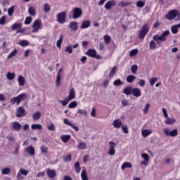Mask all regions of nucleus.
Listing matches in <instances>:
<instances>
[{
	"mask_svg": "<svg viewBox=\"0 0 180 180\" xmlns=\"http://www.w3.org/2000/svg\"><path fill=\"white\" fill-rule=\"evenodd\" d=\"M75 168L77 174H79V172H81V167L79 166V162H76L75 163Z\"/></svg>",
	"mask_w": 180,
	"mask_h": 180,
	"instance_id": "42",
	"label": "nucleus"
},
{
	"mask_svg": "<svg viewBox=\"0 0 180 180\" xmlns=\"http://www.w3.org/2000/svg\"><path fill=\"white\" fill-rule=\"evenodd\" d=\"M103 39L105 44H109L112 40V38L110 37V36H108V35H105L103 37Z\"/></svg>",
	"mask_w": 180,
	"mask_h": 180,
	"instance_id": "45",
	"label": "nucleus"
},
{
	"mask_svg": "<svg viewBox=\"0 0 180 180\" xmlns=\"http://www.w3.org/2000/svg\"><path fill=\"white\" fill-rule=\"evenodd\" d=\"M18 81L20 86H25V84H26V79H25L23 76L20 75L18 76Z\"/></svg>",
	"mask_w": 180,
	"mask_h": 180,
	"instance_id": "20",
	"label": "nucleus"
},
{
	"mask_svg": "<svg viewBox=\"0 0 180 180\" xmlns=\"http://www.w3.org/2000/svg\"><path fill=\"white\" fill-rule=\"evenodd\" d=\"M171 30H172V33H173V34H176V33H178V32H179V29L178 28L177 25H173L171 27Z\"/></svg>",
	"mask_w": 180,
	"mask_h": 180,
	"instance_id": "43",
	"label": "nucleus"
},
{
	"mask_svg": "<svg viewBox=\"0 0 180 180\" xmlns=\"http://www.w3.org/2000/svg\"><path fill=\"white\" fill-rule=\"evenodd\" d=\"M141 157L144 158L145 161H149L150 160V156L147 153H143L141 155Z\"/></svg>",
	"mask_w": 180,
	"mask_h": 180,
	"instance_id": "62",
	"label": "nucleus"
},
{
	"mask_svg": "<svg viewBox=\"0 0 180 180\" xmlns=\"http://www.w3.org/2000/svg\"><path fill=\"white\" fill-rule=\"evenodd\" d=\"M82 16V9L77 7L72 10V18L73 19H78Z\"/></svg>",
	"mask_w": 180,
	"mask_h": 180,
	"instance_id": "6",
	"label": "nucleus"
},
{
	"mask_svg": "<svg viewBox=\"0 0 180 180\" xmlns=\"http://www.w3.org/2000/svg\"><path fill=\"white\" fill-rule=\"evenodd\" d=\"M72 155L70 153L68 154L65 158H64V161L65 162H70V161H71L72 160Z\"/></svg>",
	"mask_w": 180,
	"mask_h": 180,
	"instance_id": "53",
	"label": "nucleus"
},
{
	"mask_svg": "<svg viewBox=\"0 0 180 180\" xmlns=\"http://www.w3.org/2000/svg\"><path fill=\"white\" fill-rule=\"evenodd\" d=\"M146 5V3L142 1H138L136 2V6L138 8H143V6Z\"/></svg>",
	"mask_w": 180,
	"mask_h": 180,
	"instance_id": "54",
	"label": "nucleus"
},
{
	"mask_svg": "<svg viewBox=\"0 0 180 180\" xmlns=\"http://www.w3.org/2000/svg\"><path fill=\"white\" fill-rule=\"evenodd\" d=\"M110 149L108 150L109 155H115V153H116V150H115V148L116 147V143L113 141H110Z\"/></svg>",
	"mask_w": 180,
	"mask_h": 180,
	"instance_id": "11",
	"label": "nucleus"
},
{
	"mask_svg": "<svg viewBox=\"0 0 180 180\" xmlns=\"http://www.w3.org/2000/svg\"><path fill=\"white\" fill-rule=\"evenodd\" d=\"M67 98L70 101H72V99H75V89H74V88H72L70 90L69 95L67 97Z\"/></svg>",
	"mask_w": 180,
	"mask_h": 180,
	"instance_id": "19",
	"label": "nucleus"
},
{
	"mask_svg": "<svg viewBox=\"0 0 180 180\" xmlns=\"http://www.w3.org/2000/svg\"><path fill=\"white\" fill-rule=\"evenodd\" d=\"M150 27H148V24L143 25L139 31V38L141 40H143V39H144V37H146V36L147 35V33H148Z\"/></svg>",
	"mask_w": 180,
	"mask_h": 180,
	"instance_id": "4",
	"label": "nucleus"
},
{
	"mask_svg": "<svg viewBox=\"0 0 180 180\" xmlns=\"http://www.w3.org/2000/svg\"><path fill=\"white\" fill-rule=\"evenodd\" d=\"M133 91V87L131 86H127L123 90V94L125 95H131Z\"/></svg>",
	"mask_w": 180,
	"mask_h": 180,
	"instance_id": "24",
	"label": "nucleus"
},
{
	"mask_svg": "<svg viewBox=\"0 0 180 180\" xmlns=\"http://www.w3.org/2000/svg\"><path fill=\"white\" fill-rule=\"evenodd\" d=\"M18 54V49H14L7 57V58H12V57H15Z\"/></svg>",
	"mask_w": 180,
	"mask_h": 180,
	"instance_id": "47",
	"label": "nucleus"
},
{
	"mask_svg": "<svg viewBox=\"0 0 180 180\" xmlns=\"http://www.w3.org/2000/svg\"><path fill=\"white\" fill-rule=\"evenodd\" d=\"M91 116H92V117H96V108H93L91 109Z\"/></svg>",
	"mask_w": 180,
	"mask_h": 180,
	"instance_id": "60",
	"label": "nucleus"
},
{
	"mask_svg": "<svg viewBox=\"0 0 180 180\" xmlns=\"http://www.w3.org/2000/svg\"><path fill=\"white\" fill-rule=\"evenodd\" d=\"M40 150L43 154H47L49 153V148L44 145L41 146Z\"/></svg>",
	"mask_w": 180,
	"mask_h": 180,
	"instance_id": "40",
	"label": "nucleus"
},
{
	"mask_svg": "<svg viewBox=\"0 0 180 180\" xmlns=\"http://www.w3.org/2000/svg\"><path fill=\"white\" fill-rule=\"evenodd\" d=\"M91 26V22L89 20H84L82 22L80 26L81 29H88Z\"/></svg>",
	"mask_w": 180,
	"mask_h": 180,
	"instance_id": "22",
	"label": "nucleus"
},
{
	"mask_svg": "<svg viewBox=\"0 0 180 180\" xmlns=\"http://www.w3.org/2000/svg\"><path fill=\"white\" fill-rule=\"evenodd\" d=\"M158 81V78L157 77H153L152 79H150V85L153 86L155 82Z\"/></svg>",
	"mask_w": 180,
	"mask_h": 180,
	"instance_id": "56",
	"label": "nucleus"
},
{
	"mask_svg": "<svg viewBox=\"0 0 180 180\" xmlns=\"http://www.w3.org/2000/svg\"><path fill=\"white\" fill-rule=\"evenodd\" d=\"M20 46H22V47H26V46H29V41L27 40H22L19 42Z\"/></svg>",
	"mask_w": 180,
	"mask_h": 180,
	"instance_id": "52",
	"label": "nucleus"
},
{
	"mask_svg": "<svg viewBox=\"0 0 180 180\" xmlns=\"http://www.w3.org/2000/svg\"><path fill=\"white\" fill-rule=\"evenodd\" d=\"M2 175H9L11 174V168L6 167L1 170Z\"/></svg>",
	"mask_w": 180,
	"mask_h": 180,
	"instance_id": "36",
	"label": "nucleus"
},
{
	"mask_svg": "<svg viewBox=\"0 0 180 180\" xmlns=\"http://www.w3.org/2000/svg\"><path fill=\"white\" fill-rule=\"evenodd\" d=\"M47 129L51 131H56V127L54 126V124H51L50 126L47 127Z\"/></svg>",
	"mask_w": 180,
	"mask_h": 180,
	"instance_id": "63",
	"label": "nucleus"
},
{
	"mask_svg": "<svg viewBox=\"0 0 180 180\" xmlns=\"http://www.w3.org/2000/svg\"><path fill=\"white\" fill-rule=\"evenodd\" d=\"M78 150H86V143L82 142L77 146Z\"/></svg>",
	"mask_w": 180,
	"mask_h": 180,
	"instance_id": "33",
	"label": "nucleus"
},
{
	"mask_svg": "<svg viewBox=\"0 0 180 180\" xmlns=\"http://www.w3.org/2000/svg\"><path fill=\"white\" fill-rule=\"evenodd\" d=\"M27 98V94H21L17 97H13L11 98L10 102L11 105H15V103H17V105H20V102L22 101H25Z\"/></svg>",
	"mask_w": 180,
	"mask_h": 180,
	"instance_id": "3",
	"label": "nucleus"
},
{
	"mask_svg": "<svg viewBox=\"0 0 180 180\" xmlns=\"http://www.w3.org/2000/svg\"><path fill=\"white\" fill-rule=\"evenodd\" d=\"M70 139H71V135H62L60 136V140H62L64 143H68Z\"/></svg>",
	"mask_w": 180,
	"mask_h": 180,
	"instance_id": "31",
	"label": "nucleus"
},
{
	"mask_svg": "<svg viewBox=\"0 0 180 180\" xmlns=\"http://www.w3.org/2000/svg\"><path fill=\"white\" fill-rule=\"evenodd\" d=\"M163 131L167 136L176 137V136H178V129H174L172 131H169L168 129H165Z\"/></svg>",
	"mask_w": 180,
	"mask_h": 180,
	"instance_id": "7",
	"label": "nucleus"
},
{
	"mask_svg": "<svg viewBox=\"0 0 180 180\" xmlns=\"http://www.w3.org/2000/svg\"><path fill=\"white\" fill-rule=\"evenodd\" d=\"M63 123L65 124H67L68 126H72V123H71L69 120H68V119H67V118H65L64 120H63Z\"/></svg>",
	"mask_w": 180,
	"mask_h": 180,
	"instance_id": "64",
	"label": "nucleus"
},
{
	"mask_svg": "<svg viewBox=\"0 0 180 180\" xmlns=\"http://www.w3.org/2000/svg\"><path fill=\"white\" fill-rule=\"evenodd\" d=\"M32 20H33L32 17H27L24 23L25 25H30V23H32Z\"/></svg>",
	"mask_w": 180,
	"mask_h": 180,
	"instance_id": "58",
	"label": "nucleus"
},
{
	"mask_svg": "<svg viewBox=\"0 0 180 180\" xmlns=\"http://www.w3.org/2000/svg\"><path fill=\"white\" fill-rule=\"evenodd\" d=\"M149 110H150V103H146L143 110V112L145 115H146V113H148Z\"/></svg>",
	"mask_w": 180,
	"mask_h": 180,
	"instance_id": "49",
	"label": "nucleus"
},
{
	"mask_svg": "<svg viewBox=\"0 0 180 180\" xmlns=\"http://www.w3.org/2000/svg\"><path fill=\"white\" fill-rule=\"evenodd\" d=\"M151 133H153V130L151 129H143L141 131V134L144 138L148 137V136H150Z\"/></svg>",
	"mask_w": 180,
	"mask_h": 180,
	"instance_id": "23",
	"label": "nucleus"
},
{
	"mask_svg": "<svg viewBox=\"0 0 180 180\" xmlns=\"http://www.w3.org/2000/svg\"><path fill=\"white\" fill-rule=\"evenodd\" d=\"M11 127L15 131H19L22 129V124L18 122H14L12 123Z\"/></svg>",
	"mask_w": 180,
	"mask_h": 180,
	"instance_id": "16",
	"label": "nucleus"
},
{
	"mask_svg": "<svg viewBox=\"0 0 180 180\" xmlns=\"http://www.w3.org/2000/svg\"><path fill=\"white\" fill-rule=\"evenodd\" d=\"M169 36V31L166 30L163 32L160 35L156 34L153 36L152 41L150 42V50H155L157 49V44L161 46L162 42L167 41V37Z\"/></svg>",
	"mask_w": 180,
	"mask_h": 180,
	"instance_id": "1",
	"label": "nucleus"
},
{
	"mask_svg": "<svg viewBox=\"0 0 180 180\" xmlns=\"http://www.w3.org/2000/svg\"><path fill=\"white\" fill-rule=\"evenodd\" d=\"M115 5L116 1H115V0L109 1L105 4V8L107 11H110V9H112V8H113V6H115Z\"/></svg>",
	"mask_w": 180,
	"mask_h": 180,
	"instance_id": "15",
	"label": "nucleus"
},
{
	"mask_svg": "<svg viewBox=\"0 0 180 180\" xmlns=\"http://www.w3.org/2000/svg\"><path fill=\"white\" fill-rule=\"evenodd\" d=\"M129 5H131V2L121 1L119 3L120 8H126V6H129Z\"/></svg>",
	"mask_w": 180,
	"mask_h": 180,
	"instance_id": "37",
	"label": "nucleus"
},
{
	"mask_svg": "<svg viewBox=\"0 0 180 180\" xmlns=\"http://www.w3.org/2000/svg\"><path fill=\"white\" fill-rule=\"evenodd\" d=\"M116 71H117V66H114L110 72V77H113L116 74Z\"/></svg>",
	"mask_w": 180,
	"mask_h": 180,
	"instance_id": "48",
	"label": "nucleus"
},
{
	"mask_svg": "<svg viewBox=\"0 0 180 180\" xmlns=\"http://www.w3.org/2000/svg\"><path fill=\"white\" fill-rule=\"evenodd\" d=\"M131 167H133V165H131L130 162H124L122 164L121 169H122V171H124V169H126V168H131Z\"/></svg>",
	"mask_w": 180,
	"mask_h": 180,
	"instance_id": "32",
	"label": "nucleus"
},
{
	"mask_svg": "<svg viewBox=\"0 0 180 180\" xmlns=\"http://www.w3.org/2000/svg\"><path fill=\"white\" fill-rule=\"evenodd\" d=\"M28 13L31 16H35L36 15V9L33 6H30L28 8Z\"/></svg>",
	"mask_w": 180,
	"mask_h": 180,
	"instance_id": "30",
	"label": "nucleus"
},
{
	"mask_svg": "<svg viewBox=\"0 0 180 180\" xmlns=\"http://www.w3.org/2000/svg\"><path fill=\"white\" fill-rule=\"evenodd\" d=\"M77 106H78V103H77V101H72L68 105L70 109H74V108H77Z\"/></svg>",
	"mask_w": 180,
	"mask_h": 180,
	"instance_id": "46",
	"label": "nucleus"
},
{
	"mask_svg": "<svg viewBox=\"0 0 180 180\" xmlns=\"http://www.w3.org/2000/svg\"><path fill=\"white\" fill-rule=\"evenodd\" d=\"M6 23V16L4 15L0 18V25H5Z\"/></svg>",
	"mask_w": 180,
	"mask_h": 180,
	"instance_id": "59",
	"label": "nucleus"
},
{
	"mask_svg": "<svg viewBox=\"0 0 180 180\" xmlns=\"http://www.w3.org/2000/svg\"><path fill=\"white\" fill-rule=\"evenodd\" d=\"M15 12V6H13L8 10V13L9 16H12L13 15V13Z\"/></svg>",
	"mask_w": 180,
	"mask_h": 180,
	"instance_id": "51",
	"label": "nucleus"
},
{
	"mask_svg": "<svg viewBox=\"0 0 180 180\" xmlns=\"http://www.w3.org/2000/svg\"><path fill=\"white\" fill-rule=\"evenodd\" d=\"M20 172L18 174L17 178L18 179L20 180V174L22 175H24L25 176H26V175H27V174H29V171L25 169H20Z\"/></svg>",
	"mask_w": 180,
	"mask_h": 180,
	"instance_id": "25",
	"label": "nucleus"
},
{
	"mask_svg": "<svg viewBox=\"0 0 180 180\" xmlns=\"http://www.w3.org/2000/svg\"><path fill=\"white\" fill-rule=\"evenodd\" d=\"M65 51H67V53H69V54H72V46H68L65 49Z\"/></svg>",
	"mask_w": 180,
	"mask_h": 180,
	"instance_id": "61",
	"label": "nucleus"
},
{
	"mask_svg": "<svg viewBox=\"0 0 180 180\" xmlns=\"http://www.w3.org/2000/svg\"><path fill=\"white\" fill-rule=\"evenodd\" d=\"M50 11H51V6H50V4H45L44 5V12L48 13L50 12Z\"/></svg>",
	"mask_w": 180,
	"mask_h": 180,
	"instance_id": "41",
	"label": "nucleus"
},
{
	"mask_svg": "<svg viewBox=\"0 0 180 180\" xmlns=\"http://www.w3.org/2000/svg\"><path fill=\"white\" fill-rule=\"evenodd\" d=\"M31 128L32 130H41V129H43V126L40 124H33L31 126Z\"/></svg>",
	"mask_w": 180,
	"mask_h": 180,
	"instance_id": "27",
	"label": "nucleus"
},
{
	"mask_svg": "<svg viewBox=\"0 0 180 180\" xmlns=\"http://www.w3.org/2000/svg\"><path fill=\"white\" fill-rule=\"evenodd\" d=\"M60 103H62L63 106H67L70 100L68 98H65L64 101H59Z\"/></svg>",
	"mask_w": 180,
	"mask_h": 180,
	"instance_id": "55",
	"label": "nucleus"
},
{
	"mask_svg": "<svg viewBox=\"0 0 180 180\" xmlns=\"http://www.w3.org/2000/svg\"><path fill=\"white\" fill-rule=\"evenodd\" d=\"M131 94L133 95V96H135V98H139L141 96V91L139 90V88H134L132 89Z\"/></svg>",
	"mask_w": 180,
	"mask_h": 180,
	"instance_id": "18",
	"label": "nucleus"
},
{
	"mask_svg": "<svg viewBox=\"0 0 180 180\" xmlns=\"http://www.w3.org/2000/svg\"><path fill=\"white\" fill-rule=\"evenodd\" d=\"M176 16H178V19H180V13L177 10L174 9L169 11L167 14L165 15V18L167 19V20H174Z\"/></svg>",
	"mask_w": 180,
	"mask_h": 180,
	"instance_id": "2",
	"label": "nucleus"
},
{
	"mask_svg": "<svg viewBox=\"0 0 180 180\" xmlns=\"http://www.w3.org/2000/svg\"><path fill=\"white\" fill-rule=\"evenodd\" d=\"M137 53H139V49H134V50H131L130 52H129V56L131 57H134V56H137Z\"/></svg>",
	"mask_w": 180,
	"mask_h": 180,
	"instance_id": "50",
	"label": "nucleus"
},
{
	"mask_svg": "<svg viewBox=\"0 0 180 180\" xmlns=\"http://www.w3.org/2000/svg\"><path fill=\"white\" fill-rule=\"evenodd\" d=\"M69 27L72 32H77V30H78V22L75 21L71 22Z\"/></svg>",
	"mask_w": 180,
	"mask_h": 180,
	"instance_id": "17",
	"label": "nucleus"
},
{
	"mask_svg": "<svg viewBox=\"0 0 180 180\" xmlns=\"http://www.w3.org/2000/svg\"><path fill=\"white\" fill-rule=\"evenodd\" d=\"M138 70H139V66L137 65H133L131 67V72L134 75L136 74Z\"/></svg>",
	"mask_w": 180,
	"mask_h": 180,
	"instance_id": "39",
	"label": "nucleus"
},
{
	"mask_svg": "<svg viewBox=\"0 0 180 180\" xmlns=\"http://www.w3.org/2000/svg\"><path fill=\"white\" fill-rule=\"evenodd\" d=\"M81 176L82 180H89L88 179V174H86V170L84 169L82 170L81 173Z\"/></svg>",
	"mask_w": 180,
	"mask_h": 180,
	"instance_id": "38",
	"label": "nucleus"
},
{
	"mask_svg": "<svg viewBox=\"0 0 180 180\" xmlns=\"http://www.w3.org/2000/svg\"><path fill=\"white\" fill-rule=\"evenodd\" d=\"M65 18H67V13H65V11L59 13L57 15V20L58 23L63 25V23L65 22Z\"/></svg>",
	"mask_w": 180,
	"mask_h": 180,
	"instance_id": "8",
	"label": "nucleus"
},
{
	"mask_svg": "<svg viewBox=\"0 0 180 180\" xmlns=\"http://www.w3.org/2000/svg\"><path fill=\"white\" fill-rule=\"evenodd\" d=\"M25 151L26 153H27V154H29V155H31L32 157H33V155L36 154V150L34 149L33 146H30L27 147L25 148Z\"/></svg>",
	"mask_w": 180,
	"mask_h": 180,
	"instance_id": "14",
	"label": "nucleus"
},
{
	"mask_svg": "<svg viewBox=\"0 0 180 180\" xmlns=\"http://www.w3.org/2000/svg\"><path fill=\"white\" fill-rule=\"evenodd\" d=\"M114 85L115 86H119V85H123V82L120 80V79H118L114 82Z\"/></svg>",
	"mask_w": 180,
	"mask_h": 180,
	"instance_id": "57",
	"label": "nucleus"
},
{
	"mask_svg": "<svg viewBox=\"0 0 180 180\" xmlns=\"http://www.w3.org/2000/svg\"><path fill=\"white\" fill-rule=\"evenodd\" d=\"M16 77V75L14 72H8L6 75L7 79H9V81H12L13 79H15V77Z\"/></svg>",
	"mask_w": 180,
	"mask_h": 180,
	"instance_id": "26",
	"label": "nucleus"
},
{
	"mask_svg": "<svg viewBox=\"0 0 180 180\" xmlns=\"http://www.w3.org/2000/svg\"><path fill=\"white\" fill-rule=\"evenodd\" d=\"M41 26V20H36L32 25V27L34 28V30H32V33H36L37 32H39V29H40Z\"/></svg>",
	"mask_w": 180,
	"mask_h": 180,
	"instance_id": "9",
	"label": "nucleus"
},
{
	"mask_svg": "<svg viewBox=\"0 0 180 180\" xmlns=\"http://www.w3.org/2000/svg\"><path fill=\"white\" fill-rule=\"evenodd\" d=\"M61 72H63V68L59 69L57 77H56V86H60L61 85V78L63 77V75H61Z\"/></svg>",
	"mask_w": 180,
	"mask_h": 180,
	"instance_id": "13",
	"label": "nucleus"
},
{
	"mask_svg": "<svg viewBox=\"0 0 180 180\" xmlns=\"http://www.w3.org/2000/svg\"><path fill=\"white\" fill-rule=\"evenodd\" d=\"M40 117H41V112H36L35 113H34L32 115V118L34 119V120H39V119H40Z\"/></svg>",
	"mask_w": 180,
	"mask_h": 180,
	"instance_id": "34",
	"label": "nucleus"
},
{
	"mask_svg": "<svg viewBox=\"0 0 180 180\" xmlns=\"http://www.w3.org/2000/svg\"><path fill=\"white\" fill-rule=\"evenodd\" d=\"M12 30H16L17 29H22V24L15 22L11 27Z\"/></svg>",
	"mask_w": 180,
	"mask_h": 180,
	"instance_id": "35",
	"label": "nucleus"
},
{
	"mask_svg": "<svg viewBox=\"0 0 180 180\" xmlns=\"http://www.w3.org/2000/svg\"><path fill=\"white\" fill-rule=\"evenodd\" d=\"M175 122H176V120H175V118L167 117L165 121V124H169V125L174 124Z\"/></svg>",
	"mask_w": 180,
	"mask_h": 180,
	"instance_id": "28",
	"label": "nucleus"
},
{
	"mask_svg": "<svg viewBox=\"0 0 180 180\" xmlns=\"http://www.w3.org/2000/svg\"><path fill=\"white\" fill-rule=\"evenodd\" d=\"M46 174L51 179H54V178L57 176V172H56L55 169H51L50 168L46 169Z\"/></svg>",
	"mask_w": 180,
	"mask_h": 180,
	"instance_id": "10",
	"label": "nucleus"
},
{
	"mask_svg": "<svg viewBox=\"0 0 180 180\" xmlns=\"http://www.w3.org/2000/svg\"><path fill=\"white\" fill-rule=\"evenodd\" d=\"M112 124L115 129H120V127H122V122L120 120L117 119L113 121Z\"/></svg>",
	"mask_w": 180,
	"mask_h": 180,
	"instance_id": "21",
	"label": "nucleus"
},
{
	"mask_svg": "<svg viewBox=\"0 0 180 180\" xmlns=\"http://www.w3.org/2000/svg\"><path fill=\"white\" fill-rule=\"evenodd\" d=\"M86 55L89 56V57H91L92 58H96V60H101V55H98L96 50L95 49H89L86 52Z\"/></svg>",
	"mask_w": 180,
	"mask_h": 180,
	"instance_id": "5",
	"label": "nucleus"
},
{
	"mask_svg": "<svg viewBox=\"0 0 180 180\" xmlns=\"http://www.w3.org/2000/svg\"><path fill=\"white\" fill-rule=\"evenodd\" d=\"M126 79H127V82H128L129 84H131V82H133L134 79H136V76L133 75H129L127 77Z\"/></svg>",
	"mask_w": 180,
	"mask_h": 180,
	"instance_id": "29",
	"label": "nucleus"
},
{
	"mask_svg": "<svg viewBox=\"0 0 180 180\" xmlns=\"http://www.w3.org/2000/svg\"><path fill=\"white\" fill-rule=\"evenodd\" d=\"M63 36L60 35L59 40L57 41L56 46L58 49H61V44H63Z\"/></svg>",
	"mask_w": 180,
	"mask_h": 180,
	"instance_id": "44",
	"label": "nucleus"
},
{
	"mask_svg": "<svg viewBox=\"0 0 180 180\" xmlns=\"http://www.w3.org/2000/svg\"><path fill=\"white\" fill-rule=\"evenodd\" d=\"M23 116H26V110L23 107H19L17 110L16 117H23Z\"/></svg>",
	"mask_w": 180,
	"mask_h": 180,
	"instance_id": "12",
	"label": "nucleus"
}]
</instances>
